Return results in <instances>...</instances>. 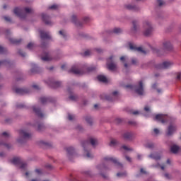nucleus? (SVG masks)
I'll use <instances>...</instances> for the list:
<instances>
[{"mask_svg":"<svg viewBox=\"0 0 181 181\" xmlns=\"http://www.w3.org/2000/svg\"><path fill=\"white\" fill-rule=\"evenodd\" d=\"M67 152V157L69 159H71L72 157H76L75 150L74 147L69 146L66 148Z\"/></svg>","mask_w":181,"mask_h":181,"instance_id":"11","label":"nucleus"},{"mask_svg":"<svg viewBox=\"0 0 181 181\" xmlns=\"http://www.w3.org/2000/svg\"><path fill=\"white\" fill-rule=\"evenodd\" d=\"M16 107L17 108H24L25 107V105L24 104H17L16 105Z\"/></svg>","mask_w":181,"mask_h":181,"instance_id":"53","label":"nucleus"},{"mask_svg":"<svg viewBox=\"0 0 181 181\" xmlns=\"http://www.w3.org/2000/svg\"><path fill=\"white\" fill-rule=\"evenodd\" d=\"M45 128L43 124H39L38 125V130L42 131Z\"/></svg>","mask_w":181,"mask_h":181,"instance_id":"55","label":"nucleus"},{"mask_svg":"<svg viewBox=\"0 0 181 181\" xmlns=\"http://www.w3.org/2000/svg\"><path fill=\"white\" fill-rule=\"evenodd\" d=\"M18 54H19L21 57H24L26 56L25 52H23L21 49H20V50L18 51Z\"/></svg>","mask_w":181,"mask_h":181,"instance_id":"47","label":"nucleus"},{"mask_svg":"<svg viewBox=\"0 0 181 181\" xmlns=\"http://www.w3.org/2000/svg\"><path fill=\"white\" fill-rule=\"evenodd\" d=\"M83 175L86 177H90V171H85L83 173Z\"/></svg>","mask_w":181,"mask_h":181,"instance_id":"48","label":"nucleus"},{"mask_svg":"<svg viewBox=\"0 0 181 181\" xmlns=\"http://www.w3.org/2000/svg\"><path fill=\"white\" fill-rule=\"evenodd\" d=\"M85 119L88 124L92 125L93 119H91L90 116H86V117H85Z\"/></svg>","mask_w":181,"mask_h":181,"instance_id":"33","label":"nucleus"},{"mask_svg":"<svg viewBox=\"0 0 181 181\" xmlns=\"http://www.w3.org/2000/svg\"><path fill=\"white\" fill-rule=\"evenodd\" d=\"M179 150H180V147L177 145H173L171 147V152H173V153H177Z\"/></svg>","mask_w":181,"mask_h":181,"instance_id":"27","label":"nucleus"},{"mask_svg":"<svg viewBox=\"0 0 181 181\" xmlns=\"http://www.w3.org/2000/svg\"><path fill=\"white\" fill-rule=\"evenodd\" d=\"M176 131V127L175 126L173 125H170L169 128H168V135L170 136L173 134L174 132Z\"/></svg>","mask_w":181,"mask_h":181,"instance_id":"23","label":"nucleus"},{"mask_svg":"<svg viewBox=\"0 0 181 181\" xmlns=\"http://www.w3.org/2000/svg\"><path fill=\"white\" fill-rule=\"evenodd\" d=\"M19 133H20V135L23 136L24 139H30L31 137V135L27 133L26 132H25L24 130H21Z\"/></svg>","mask_w":181,"mask_h":181,"instance_id":"22","label":"nucleus"},{"mask_svg":"<svg viewBox=\"0 0 181 181\" xmlns=\"http://www.w3.org/2000/svg\"><path fill=\"white\" fill-rule=\"evenodd\" d=\"M127 8L129 10L134 11H137L139 10V8L137 6L134 5H128L127 6Z\"/></svg>","mask_w":181,"mask_h":181,"instance_id":"29","label":"nucleus"},{"mask_svg":"<svg viewBox=\"0 0 181 181\" xmlns=\"http://www.w3.org/2000/svg\"><path fill=\"white\" fill-rule=\"evenodd\" d=\"M122 148H124V151H132V149H130V148H129L128 146H123Z\"/></svg>","mask_w":181,"mask_h":181,"instance_id":"58","label":"nucleus"},{"mask_svg":"<svg viewBox=\"0 0 181 181\" xmlns=\"http://www.w3.org/2000/svg\"><path fill=\"white\" fill-rule=\"evenodd\" d=\"M2 136H4L5 138H8V137H10V136H11L10 134L8 133V132H4V133H2Z\"/></svg>","mask_w":181,"mask_h":181,"instance_id":"49","label":"nucleus"},{"mask_svg":"<svg viewBox=\"0 0 181 181\" xmlns=\"http://www.w3.org/2000/svg\"><path fill=\"white\" fill-rule=\"evenodd\" d=\"M59 8L58 5H52L48 8V9L51 10H57Z\"/></svg>","mask_w":181,"mask_h":181,"instance_id":"44","label":"nucleus"},{"mask_svg":"<svg viewBox=\"0 0 181 181\" xmlns=\"http://www.w3.org/2000/svg\"><path fill=\"white\" fill-rule=\"evenodd\" d=\"M122 119H115V122L117 123V124H120L121 122H122Z\"/></svg>","mask_w":181,"mask_h":181,"instance_id":"62","label":"nucleus"},{"mask_svg":"<svg viewBox=\"0 0 181 181\" xmlns=\"http://www.w3.org/2000/svg\"><path fill=\"white\" fill-rule=\"evenodd\" d=\"M33 111L38 117L42 118L44 117V114L42 112L40 108L33 106Z\"/></svg>","mask_w":181,"mask_h":181,"instance_id":"17","label":"nucleus"},{"mask_svg":"<svg viewBox=\"0 0 181 181\" xmlns=\"http://www.w3.org/2000/svg\"><path fill=\"white\" fill-rule=\"evenodd\" d=\"M145 146L148 148H153L154 147V144L153 143H148L145 145Z\"/></svg>","mask_w":181,"mask_h":181,"instance_id":"39","label":"nucleus"},{"mask_svg":"<svg viewBox=\"0 0 181 181\" xmlns=\"http://www.w3.org/2000/svg\"><path fill=\"white\" fill-rule=\"evenodd\" d=\"M1 145H4L5 147H6L7 148H11V144H4V143H3V142H1L0 143V146H1Z\"/></svg>","mask_w":181,"mask_h":181,"instance_id":"46","label":"nucleus"},{"mask_svg":"<svg viewBox=\"0 0 181 181\" xmlns=\"http://www.w3.org/2000/svg\"><path fill=\"white\" fill-rule=\"evenodd\" d=\"M42 21L45 23V25H51L52 22L50 21V17L46 14H42Z\"/></svg>","mask_w":181,"mask_h":181,"instance_id":"19","label":"nucleus"},{"mask_svg":"<svg viewBox=\"0 0 181 181\" xmlns=\"http://www.w3.org/2000/svg\"><path fill=\"white\" fill-rule=\"evenodd\" d=\"M32 73H38L39 72V68L35 64H32Z\"/></svg>","mask_w":181,"mask_h":181,"instance_id":"30","label":"nucleus"},{"mask_svg":"<svg viewBox=\"0 0 181 181\" xmlns=\"http://www.w3.org/2000/svg\"><path fill=\"white\" fill-rule=\"evenodd\" d=\"M165 177L168 180L171 179V177L169 173H165Z\"/></svg>","mask_w":181,"mask_h":181,"instance_id":"60","label":"nucleus"},{"mask_svg":"<svg viewBox=\"0 0 181 181\" xmlns=\"http://www.w3.org/2000/svg\"><path fill=\"white\" fill-rule=\"evenodd\" d=\"M122 32V29L119 28H116L113 29V33L115 34H119Z\"/></svg>","mask_w":181,"mask_h":181,"instance_id":"35","label":"nucleus"},{"mask_svg":"<svg viewBox=\"0 0 181 181\" xmlns=\"http://www.w3.org/2000/svg\"><path fill=\"white\" fill-rule=\"evenodd\" d=\"M136 93L139 95H144V83H142V81L139 82V86L136 88Z\"/></svg>","mask_w":181,"mask_h":181,"instance_id":"12","label":"nucleus"},{"mask_svg":"<svg viewBox=\"0 0 181 181\" xmlns=\"http://www.w3.org/2000/svg\"><path fill=\"white\" fill-rule=\"evenodd\" d=\"M153 132H154V133L156 134H159V130L158 129H154Z\"/></svg>","mask_w":181,"mask_h":181,"instance_id":"64","label":"nucleus"},{"mask_svg":"<svg viewBox=\"0 0 181 181\" xmlns=\"http://www.w3.org/2000/svg\"><path fill=\"white\" fill-rule=\"evenodd\" d=\"M34 47V44L33 42H30L28 43V45H27V48L28 49H32Z\"/></svg>","mask_w":181,"mask_h":181,"instance_id":"45","label":"nucleus"},{"mask_svg":"<svg viewBox=\"0 0 181 181\" xmlns=\"http://www.w3.org/2000/svg\"><path fill=\"white\" fill-rule=\"evenodd\" d=\"M69 99L71 100L75 101L76 100V96H75V95H70L69 96Z\"/></svg>","mask_w":181,"mask_h":181,"instance_id":"54","label":"nucleus"},{"mask_svg":"<svg viewBox=\"0 0 181 181\" xmlns=\"http://www.w3.org/2000/svg\"><path fill=\"white\" fill-rule=\"evenodd\" d=\"M59 34L63 37V38H66V33L63 31V30H59Z\"/></svg>","mask_w":181,"mask_h":181,"instance_id":"41","label":"nucleus"},{"mask_svg":"<svg viewBox=\"0 0 181 181\" xmlns=\"http://www.w3.org/2000/svg\"><path fill=\"white\" fill-rule=\"evenodd\" d=\"M98 81L103 82V83L107 82V78L105 76H103V75L98 76Z\"/></svg>","mask_w":181,"mask_h":181,"instance_id":"28","label":"nucleus"},{"mask_svg":"<svg viewBox=\"0 0 181 181\" xmlns=\"http://www.w3.org/2000/svg\"><path fill=\"white\" fill-rule=\"evenodd\" d=\"M104 160L107 162L113 163L115 165L117 166V168H123V165L121 163H119L115 158L107 156L104 158Z\"/></svg>","mask_w":181,"mask_h":181,"instance_id":"6","label":"nucleus"},{"mask_svg":"<svg viewBox=\"0 0 181 181\" xmlns=\"http://www.w3.org/2000/svg\"><path fill=\"white\" fill-rule=\"evenodd\" d=\"M163 48L166 51H171L173 49V46L169 41H165L163 42Z\"/></svg>","mask_w":181,"mask_h":181,"instance_id":"18","label":"nucleus"},{"mask_svg":"<svg viewBox=\"0 0 181 181\" xmlns=\"http://www.w3.org/2000/svg\"><path fill=\"white\" fill-rule=\"evenodd\" d=\"M90 54H91V50L90 49L86 50L83 53V56L85 57L90 56Z\"/></svg>","mask_w":181,"mask_h":181,"instance_id":"40","label":"nucleus"},{"mask_svg":"<svg viewBox=\"0 0 181 181\" xmlns=\"http://www.w3.org/2000/svg\"><path fill=\"white\" fill-rule=\"evenodd\" d=\"M149 158H152L155 160H159L161 158V156L160 154L157 153H151L149 155Z\"/></svg>","mask_w":181,"mask_h":181,"instance_id":"21","label":"nucleus"},{"mask_svg":"<svg viewBox=\"0 0 181 181\" xmlns=\"http://www.w3.org/2000/svg\"><path fill=\"white\" fill-rule=\"evenodd\" d=\"M40 101H41L42 104L45 105L47 103H48L49 101V100L48 98L42 97V98H40Z\"/></svg>","mask_w":181,"mask_h":181,"instance_id":"31","label":"nucleus"},{"mask_svg":"<svg viewBox=\"0 0 181 181\" xmlns=\"http://www.w3.org/2000/svg\"><path fill=\"white\" fill-rule=\"evenodd\" d=\"M176 79L177 80H180L181 79V73H180V72L177 73Z\"/></svg>","mask_w":181,"mask_h":181,"instance_id":"56","label":"nucleus"},{"mask_svg":"<svg viewBox=\"0 0 181 181\" xmlns=\"http://www.w3.org/2000/svg\"><path fill=\"white\" fill-rule=\"evenodd\" d=\"M74 118H75V115H71L70 113L68 114V119L69 120L72 121L74 119Z\"/></svg>","mask_w":181,"mask_h":181,"instance_id":"43","label":"nucleus"},{"mask_svg":"<svg viewBox=\"0 0 181 181\" xmlns=\"http://www.w3.org/2000/svg\"><path fill=\"white\" fill-rule=\"evenodd\" d=\"M112 59H113V57H110L109 58H107V69L110 71H115L117 68L116 64L112 63Z\"/></svg>","mask_w":181,"mask_h":181,"instance_id":"8","label":"nucleus"},{"mask_svg":"<svg viewBox=\"0 0 181 181\" xmlns=\"http://www.w3.org/2000/svg\"><path fill=\"white\" fill-rule=\"evenodd\" d=\"M11 163H13L15 165H20L21 169L24 170H26L27 164L25 163H23L22 160H21V158H13L11 160Z\"/></svg>","mask_w":181,"mask_h":181,"instance_id":"4","label":"nucleus"},{"mask_svg":"<svg viewBox=\"0 0 181 181\" xmlns=\"http://www.w3.org/2000/svg\"><path fill=\"white\" fill-rule=\"evenodd\" d=\"M36 173H37L38 175H40L42 173V170L40 169H36L35 170Z\"/></svg>","mask_w":181,"mask_h":181,"instance_id":"63","label":"nucleus"},{"mask_svg":"<svg viewBox=\"0 0 181 181\" xmlns=\"http://www.w3.org/2000/svg\"><path fill=\"white\" fill-rule=\"evenodd\" d=\"M69 180L70 181H76V180H78V181H84L83 179L74 177L73 176V175H70Z\"/></svg>","mask_w":181,"mask_h":181,"instance_id":"32","label":"nucleus"},{"mask_svg":"<svg viewBox=\"0 0 181 181\" xmlns=\"http://www.w3.org/2000/svg\"><path fill=\"white\" fill-rule=\"evenodd\" d=\"M40 37L42 40L51 39V36H50L49 33H46L45 31H40Z\"/></svg>","mask_w":181,"mask_h":181,"instance_id":"16","label":"nucleus"},{"mask_svg":"<svg viewBox=\"0 0 181 181\" xmlns=\"http://www.w3.org/2000/svg\"><path fill=\"white\" fill-rule=\"evenodd\" d=\"M125 176H127V173L126 172L117 173V177H125Z\"/></svg>","mask_w":181,"mask_h":181,"instance_id":"36","label":"nucleus"},{"mask_svg":"<svg viewBox=\"0 0 181 181\" xmlns=\"http://www.w3.org/2000/svg\"><path fill=\"white\" fill-rule=\"evenodd\" d=\"M47 47V43L45 42H42V44L41 45V47L42 49L45 48Z\"/></svg>","mask_w":181,"mask_h":181,"instance_id":"59","label":"nucleus"},{"mask_svg":"<svg viewBox=\"0 0 181 181\" xmlns=\"http://www.w3.org/2000/svg\"><path fill=\"white\" fill-rule=\"evenodd\" d=\"M90 144L93 146H95L98 144V141L95 139L90 138L88 141H84L82 144V146H83V147L84 148V151H85V152L86 153V158H88V159H92L93 158V154H91L90 153V151L86 150V148L89 147Z\"/></svg>","mask_w":181,"mask_h":181,"instance_id":"1","label":"nucleus"},{"mask_svg":"<svg viewBox=\"0 0 181 181\" xmlns=\"http://www.w3.org/2000/svg\"><path fill=\"white\" fill-rule=\"evenodd\" d=\"M98 170H103V171L107 170L106 166H105V165H103H103H98Z\"/></svg>","mask_w":181,"mask_h":181,"instance_id":"38","label":"nucleus"},{"mask_svg":"<svg viewBox=\"0 0 181 181\" xmlns=\"http://www.w3.org/2000/svg\"><path fill=\"white\" fill-rule=\"evenodd\" d=\"M71 22L76 25V26H83V23L77 21V16L74 15L71 16Z\"/></svg>","mask_w":181,"mask_h":181,"instance_id":"20","label":"nucleus"},{"mask_svg":"<svg viewBox=\"0 0 181 181\" xmlns=\"http://www.w3.org/2000/svg\"><path fill=\"white\" fill-rule=\"evenodd\" d=\"M100 98L102 100H106L107 101H113L112 98L111 96L105 94L101 95Z\"/></svg>","mask_w":181,"mask_h":181,"instance_id":"25","label":"nucleus"},{"mask_svg":"<svg viewBox=\"0 0 181 181\" xmlns=\"http://www.w3.org/2000/svg\"><path fill=\"white\" fill-rule=\"evenodd\" d=\"M124 88H130V90H132V88H134V86L131 84H128L124 86Z\"/></svg>","mask_w":181,"mask_h":181,"instance_id":"50","label":"nucleus"},{"mask_svg":"<svg viewBox=\"0 0 181 181\" xmlns=\"http://www.w3.org/2000/svg\"><path fill=\"white\" fill-rule=\"evenodd\" d=\"M9 42L14 45H19L21 42V39L9 38Z\"/></svg>","mask_w":181,"mask_h":181,"instance_id":"24","label":"nucleus"},{"mask_svg":"<svg viewBox=\"0 0 181 181\" xmlns=\"http://www.w3.org/2000/svg\"><path fill=\"white\" fill-rule=\"evenodd\" d=\"M7 52V49L0 45V54H5Z\"/></svg>","mask_w":181,"mask_h":181,"instance_id":"37","label":"nucleus"},{"mask_svg":"<svg viewBox=\"0 0 181 181\" xmlns=\"http://www.w3.org/2000/svg\"><path fill=\"white\" fill-rule=\"evenodd\" d=\"M117 144V140L112 139V141H110V144H109V145L110 146H115Z\"/></svg>","mask_w":181,"mask_h":181,"instance_id":"42","label":"nucleus"},{"mask_svg":"<svg viewBox=\"0 0 181 181\" xmlns=\"http://www.w3.org/2000/svg\"><path fill=\"white\" fill-rule=\"evenodd\" d=\"M69 73L77 75H82L83 74V71L78 70L76 66H72L71 69L69 71Z\"/></svg>","mask_w":181,"mask_h":181,"instance_id":"15","label":"nucleus"},{"mask_svg":"<svg viewBox=\"0 0 181 181\" xmlns=\"http://www.w3.org/2000/svg\"><path fill=\"white\" fill-rule=\"evenodd\" d=\"M4 18L7 22H11V18L9 16H4Z\"/></svg>","mask_w":181,"mask_h":181,"instance_id":"52","label":"nucleus"},{"mask_svg":"<svg viewBox=\"0 0 181 181\" xmlns=\"http://www.w3.org/2000/svg\"><path fill=\"white\" fill-rule=\"evenodd\" d=\"M129 47L132 51H136L143 54H146V52L142 49V47H136L132 42L129 43Z\"/></svg>","mask_w":181,"mask_h":181,"instance_id":"7","label":"nucleus"},{"mask_svg":"<svg viewBox=\"0 0 181 181\" xmlns=\"http://www.w3.org/2000/svg\"><path fill=\"white\" fill-rule=\"evenodd\" d=\"M172 66H173V63L171 62H165L161 64H159L157 66V68L158 69H169Z\"/></svg>","mask_w":181,"mask_h":181,"instance_id":"10","label":"nucleus"},{"mask_svg":"<svg viewBox=\"0 0 181 181\" xmlns=\"http://www.w3.org/2000/svg\"><path fill=\"white\" fill-rule=\"evenodd\" d=\"M153 119L155 121L164 124L168 121V116L165 114H157Z\"/></svg>","mask_w":181,"mask_h":181,"instance_id":"5","label":"nucleus"},{"mask_svg":"<svg viewBox=\"0 0 181 181\" xmlns=\"http://www.w3.org/2000/svg\"><path fill=\"white\" fill-rule=\"evenodd\" d=\"M32 12L33 10L29 8H15L13 10V13L21 19L26 17L25 13H30Z\"/></svg>","mask_w":181,"mask_h":181,"instance_id":"2","label":"nucleus"},{"mask_svg":"<svg viewBox=\"0 0 181 181\" xmlns=\"http://www.w3.org/2000/svg\"><path fill=\"white\" fill-rule=\"evenodd\" d=\"M13 91H15L16 94L20 95H23L30 93V90L28 88H13Z\"/></svg>","mask_w":181,"mask_h":181,"instance_id":"9","label":"nucleus"},{"mask_svg":"<svg viewBox=\"0 0 181 181\" xmlns=\"http://www.w3.org/2000/svg\"><path fill=\"white\" fill-rule=\"evenodd\" d=\"M144 34L145 36H149L153 31V28L151 23L148 21H146L144 23Z\"/></svg>","mask_w":181,"mask_h":181,"instance_id":"3","label":"nucleus"},{"mask_svg":"<svg viewBox=\"0 0 181 181\" xmlns=\"http://www.w3.org/2000/svg\"><path fill=\"white\" fill-rule=\"evenodd\" d=\"M132 25L134 31H136L138 29V22L136 21H134L132 22Z\"/></svg>","mask_w":181,"mask_h":181,"instance_id":"34","label":"nucleus"},{"mask_svg":"<svg viewBox=\"0 0 181 181\" xmlns=\"http://www.w3.org/2000/svg\"><path fill=\"white\" fill-rule=\"evenodd\" d=\"M47 83L52 88H59L62 86V82L59 81H48Z\"/></svg>","mask_w":181,"mask_h":181,"instance_id":"13","label":"nucleus"},{"mask_svg":"<svg viewBox=\"0 0 181 181\" xmlns=\"http://www.w3.org/2000/svg\"><path fill=\"white\" fill-rule=\"evenodd\" d=\"M140 173H141V174H146V172L145 171V170L144 168H141Z\"/></svg>","mask_w":181,"mask_h":181,"instance_id":"61","label":"nucleus"},{"mask_svg":"<svg viewBox=\"0 0 181 181\" xmlns=\"http://www.w3.org/2000/svg\"><path fill=\"white\" fill-rule=\"evenodd\" d=\"M158 4L160 6H163L164 4V2L163 0H157Z\"/></svg>","mask_w":181,"mask_h":181,"instance_id":"57","label":"nucleus"},{"mask_svg":"<svg viewBox=\"0 0 181 181\" xmlns=\"http://www.w3.org/2000/svg\"><path fill=\"white\" fill-rule=\"evenodd\" d=\"M42 59L43 61L47 62L52 60V58L50 57L49 54L48 52L45 53V57H42Z\"/></svg>","mask_w":181,"mask_h":181,"instance_id":"26","label":"nucleus"},{"mask_svg":"<svg viewBox=\"0 0 181 181\" xmlns=\"http://www.w3.org/2000/svg\"><path fill=\"white\" fill-rule=\"evenodd\" d=\"M123 138L127 141H132L135 138V134L132 132H125L123 134Z\"/></svg>","mask_w":181,"mask_h":181,"instance_id":"14","label":"nucleus"},{"mask_svg":"<svg viewBox=\"0 0 181 181\" xmlns=\"http://www.w3.org/2000/svg\"><path fill=\"white\" fill-rule=\"evenodd\" d=\"M138 63L137 59H136L135 58H132V64L134 65H136Z\"/></svg>","mask_w":181,"mask_h":181,"instance_id":"51","label":"nucleus"}]
</instances>
